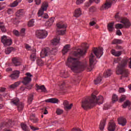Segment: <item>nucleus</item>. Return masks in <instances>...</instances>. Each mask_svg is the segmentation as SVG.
Masks as SVG:
<instances>
[{"instance_id":"9","label":"nucleus","mask_w":131,"mask_h":131,"mask_svg":"<svg viewBox=\"0 0 131 131\" xmlns=\"http://www.w3.org/2000/svg\"><path fill=\"white\" fill-rule=\"evenodd\" d=\"M57 34H59V35L65 34V32H66V27H67L66 25H65V23L63 21L58 22L57 24Z\"/></svg>"},{"instance_id":"54","label":"nucleus","mask_w":131,"mask_h":131,"mask_svg":"<svg viewBox=\"0 0 131 131\" xmlns=\"http://www.w3.org/2000/svg\"><path fill=\"white\" fill-rule=\"evenodd\" d=\"M119 92L121 94L122 93H125V89H124L123 88H120L119 89Z\"/></svg>"},{"instance_id":"8","label":"nucleus","mask_w":131,"mask_h":131,"mask_svg":"<svg viewBox=\"0 0 131 131\" xmlns=\"http://www.w3.org/2000/svg\"><path fill=\"white\" fill-rule=\"evenodd\" d=\"M115 20H116V21L118 22L122 23L125 28H128V27H130L131 24L130 22H129V20H128V19H127L126 18L120 17L119 15H118V13H117L115 15Z\"/></svg>"},{"instance_id":"21","label":"nucleus","mask_w":131,"mask_h":131,"mask_svg":"<svg viewBox=\"0 0 131 131\" xmlns=\"http://www.w3.org/2000/svg\"><path fill=\"white\" fill-rule=\"evenodd\" d=\"M59 100L56 98H50L45 100L47 103H53V104H56Z\"/></svg>"},{"instance_id":"38","label":"nucleus","mask_w":131,"mask_h":131,"mask_svg":"<svg viewBox=\"0 0 131 131\" xmlns=\"http://www.w3.org/2000/svg\"><path fill=\"white\" fill-rule=\"evenodd\" d=\"M60 76L63 78H67L68 77V73L66 71L62 72L60 73Z\"/></svg>"},{"instance_id":"27","label":"nucleus","mask_w":131,"mask_h":131,"mask_svg":"<svg viewBox=\"0 0 131 131\" xmlns=\"http://www.w3.org/2000/svg\"><path fill=\"white\" fill-rule=\"evenodd\" d=\"M70 48V45H66L62 50V54H63V55H65V54L67 53L68 51H69Z\"/></svg>"},{"instance_id":"55","label":"nucleus","mask_w":131,"mask_h":131,"mask_svg":"<svg viewBox=\"0 0 131 131\" xmlns=\"http://www.w3.org/2000/svg\"><path fill=\"white\" fill-rule=\"evenodd\" d=\"M109 108H110V105H109V104L106 103L104 105L103 109L104 110H107V109H109Z\"/></svg>"},{"instance_id":"3","label":"nucleus","mask_w":131,"mask_h":131,"mask_svg":"<svg viewBox=\"0 0 131 131\" xmlns=\"http://www.w3.org/2000/svg\"><path fill=\"white\" fill-rule=\"evenodd\" d=\"M126 66H127V60L123 59L117 67L116 74L121 75L120 79L128 77L129 72L126 69Z\"/></svg>"},{"instance_id":"26","label":"nucleus","mask_w":131,"mask_h":131,"mask_svg":"<svg viewBox=\"0 0 131 131\" xmlns=\"http://www.w3.org/2000/svg\"><path fill=\"white\" fill-rule=\"evenodd\" d=\"M107 28L109 31H113L114 30V23H111L107 25Z\"/></svg>"},{"instance_id":"19","label":"nucleus","mask_w":131,"mask_h":131,"mask_svg":"<svg viewBox=\"0 0 131 131\" xmlns=\"http://www.w3.org/2000/svg\"><path fill=\"white\" fill-rule=\"evenodd\" d=\"M111 52L113 56H115V57H119V56H121L122 53L121 51H116L114 49H112L111 51Z\"/></svg>"},{"instance_id":"58","label":"nucleus","mask_w":131,"mask_h":131,"mask_svg":"<svg viewBox=\"0 0 131 131\" xmlns=\"http://www.w3.org/2000/svg\"><path fill=\"white\" fill-rule=\"evenodd\" d=\"M49 122L53 124V125H54V124H56V123H57V121H53V120H52L51 119H50L49 120Z\"/></svg>"},{"instance_id":"49","label":"nucleus","mask_w":131,"mask_h":131,"mask_svg":"<svg viewBox=\"0 0 131 131\" xmlns=\"http://www.w3.org/2000/svg\"><path fill=\"white\" fill-rule=\"evenodd\" d=\"M20 35L21 36H24L25 35V29H21L20 30Z\"/></svg>"},{"instance_id":"46","label":"nucleus","mask_w":131,"mask_h":131,"mask_svg":"<svg viewBox=\"0 0 131 131\" xmlns=\"http://www.w3.org/2000/svg\"><path fill=\"white\" fill-rule=\"evenodd\" d=\"M9 7H10L11 8H15V7H17V0L9 5Z\"/></svg>"},{"instance_id":"16","label":"nucleus","mask_w":131,"mask_h":131,"mask_svg":"<svg viewBox=\"0 0 131 131\" xmlns=\"http://www.w3.org/2000/svg\"><path fill=\"white\" fill-rule=\"evenodd\" d=\"M36 88L37 89V91L40 90L42 93H48V91L47 90V89L43 85L40 86L36 84Z\"/></svg>"},{"instance_id":"61","label":"nucleus","mask_w":131,"mask_h":131,"mask_svg":"<svg viewBox=\"0 0 131 131\" xmlns=\"http://www.w3.org/2000/svg\"><path fill=\"white\" fill-rule=\"evenodd\" d=\"M7 13L8 14H9V15L12 14L13 13V9H11V8H9L7 10Z\"/></svg>"},{"instance_id":"42","label":"nucleus","mask_w":131,"mask_h":131,"mask_svg":"<svg viewBox=\"0 0 131 131\" xmlns=\"http://www.w3.org/2000/svg\"><path fill=\"white\" fill-rule=\"evenodd\" d=\"M0 29L2 32H7V29H6V27L4 25H0Z\"/></svg>"},{"instance_id":"15","label":"nucleus","mask_w":131,"mask_h":131,"mask_svg":"<svg viewBox=\"0 0 131 131\" xmlns=\"http://www.w3.org/2000/svg\"><path fill=\"white\" fill-rule=\"evenodd\" d=\"M4 124L6 127H13L14 124H15V122L12 120H9L8 122H5Z\"/></svg>"},{"instance_id":"22","label":"nucleus","mask_w":131,"mask_h":131,"mask_svg":"<svg viewBox=\"0 0 131 131\" xmlns=\"http://www.w3.org/2000/svg\"><path fill=\"white\" fill-rule=\"evenodd\" d=\"M63 105L64 106H65L66 109H68L69 110L71 109V108L72 107V106H73V104L72 103L69 104V102L67 100H65L63 102Z\"/></svg>"},{"instance_id":"33","label":"nucleus","mask_w":131,"mask_h":131,"mask_svg":"<svg viewBox=\"0 0 131 131\" xmlns=\"http://www.w3.org/2000/svg\"><path fill=\"white\" fill-rule=\"evenodd\" d=\"M24 15V10L23 9H19L17 12V17H22Z\"/></svg>"},{"instance_id":"1","label":"nucleus","mask_w":131,"mask_h":131,"mask_svg":"<svg viewBox=\"0 0 131 131\" xmlns=\"http://www.w3.org/2000/svg\"><path fill=\"white\" fill-rule=\"evenodd\" d=\"M93 53H91L89 57L90 68L88 67L86 61L81 62L77 59L70 57L68 59V61L66 63L67 66L71 68V70L74 72L78 73L81 71H83L84 69H88V71H92L94 69V65L97 63L96 57L97 58H101L103 56V48L99 47V48H94L93 49Z\"/></svg>"},{"instance_id":"2","label":"nucleus","mask_w":131,"mask_h":131,"mask_svg":"<svg viewBox=\"0 0 131 131\" xmlns=\"http://www.w3.org/2000/svg\"><path fill=\"white\" fill-rule=\"evenodd\" d=\"M103 96H99L97 97L96 95L92 94L91 97H87L82 101V107L84 110H88V109L93 108L96 104H98V105L103 104Z\"/></svg>"},{"instance_id":"30","label":"nucleus","mask_w":131,"mask_h":131,"mask_svg":"<svg viewBox=\"0 0 131 131\" xmlns=\"http://www.w3.org/2000/svg\"><path fill=\"white\" fill-rule=\"evenodd\" d=\"M81 79V78L80 77H76V78H75L72 82L74 84L76 85L77 84L79 83V81H80V80Z\"/></svg>"},{"instance_id":"11","label":"nucleus","mask_w":131,"mask_h":131,"mask_svg":"<svg viewBox=\"0 0 131 131\" xmlns=\"http://www.w3.org/2000/svg\"><path fill=\"white\" fill-rule=\"evenodd\" d=\"M36 35L38 38H46L48 35V32L46 31L39 30L36 32Z\"/></svg>"},{"instance_id":"10","label":"nucleus","mask_w":131,"mask_h":131,"mask_svg":"<svg viewBox=\"0 0 131 131\" xmlns=\"http://www.w3.org/2000/svg\"><path fill=\"white\" fill-rule=\"evenodd\" d=\"M115 3H116V0H107L105 3L101 7L100 10H107V9L111 8V6L113 4H115Z\"/></svg>"},{"instance_id":"60","label":"nucleus","mask_w":131,"mask_h":131,"mask_svg":"<svg viewBox=\"0 0 131 131\" xmlns=\"http://www.w3.org/2000/svg\"><path fill=\"white\" fill-rule=\"evenodd\" d=\"M22 62V60L21 59H17V66H19V65H21V63Z\"/></svg>"},{"instance_id":"39","label":"nucleus","mask_w":131,"mask_h":131,"mask_svg":"<svg viewBox=\"0 0 131 131\" xmlns=\"http://www.w3.org/2000/svg\"><path fill=\"white\" fill-rule=\"evenodd\" d=\"M32 101H33V95H29L28 98V103L29 104H31V103L32 102Z\"/></svg>"},{"instance_id":"25","label":"nucleus","mask_w":131,"mask_h":131,"mask_svg":"<svg viewBox=\"0 0 131 131\" xmlns=\"http://www.w3.org/2000/svg\"><path fill=\"white\" fill-rule=\"evenodd\" d=\"M123 41L121 39H115L113 40V45H121Z\"/></svg>"},{"instance_id":"57","label":"nucleus","mask_w":131,"mask_h":131,"mask_svg":"<svg viewBox=\"0 0 131 131\" xmlns=\"http://www.w3.org/2000/svg\"><path fill=\"white\" fill-rule=\"evenodd\" d=\"M120 61V58L115 59L114 60V64H116V63H119Z\"/></svg>"},{"instance_id":"48","label":"nucleus","mask_w":131,"mask_h":131,"mask_svg":"<svg viewBox=\"0 0 131 131\" xmlns=\"http://www.w3.org/2000/svg\"><path fill=\"white\" fill-rule=\"evenodd\" d=\"M118 98L117 97V95L114 94L113 95V98H112V101L113 102H116V101H118Z\"/></svg>"},{"instance_id":"50","label":"nucleus","mask_w":131,"mask_h":131,"mask_svg":"<svg viewBox=\"0 0 131 131\" xmlns=\"http://www.w3.org/2000/svg\"><path fill=\"white\" fill-rule=\"evenodd\" d=\"M9 88L10 89H16V88H17V82H15L14 84H11Z\"/></svg>"},{"instance_id":"28","label":"nucleus","mask_w":131,"mask_h":131,"mask_svg":"<svg viewBox=\"0 0 131 131\" xmlns=\"http://www.w3.org/2000/svg\"><path fill=\"white\" fill-rule=\"evenodd\" d=\"M81 15V10H80V9L79 8L78 9H76L75 11L74 16L76 18H78V17H79Z\"/></svg>"},{"instance_id":"17","label":"nucleus","mask_w":131,"mask_h":131,"mask_svg":"<svg viewBox=\"0 0 131 131\" xmlns=\"http://www.w3.org/2000/svg\"><path fill=\"white\" fill-rule=\"evenodd\" d=\"M17 110L19 112H21L23 108H24V104L22 102H19V99H17Z\"/></svg>"},{"instance_id":"31","label":"nucleus","mask_w":131,"mask_h":131,"mask_svg":"<svg viewBox=\"0 0 131 131\" xmlns=\"http://www.w3.org/2000/svg\"><path fill=\"white\" fill-rule=\"evenodd\" d=\"M11 79H16L17 78V70L13 72V73L9 76Z\"/></svg>"},{"instance_id":"6","label":"nucleus","mask_w":131,"mask_h":131,"mask_svg":"<svg viewBox=\"0 0 131 131\" xmlns=\"http://www.w3.org/2000/svg\"><path fill=\"white\" fill-rule=\"evenodd\" d=\"M48 7H49L48 3L44 2L42 3L41 9L38 12V17H41V18L43 19H48L49 18L48 14L43 13L44 11H47Z\"/></svg>"},{"instance_id":"32","label":"nucleus","mask_w":131,"mask_h":131,"mask_svg":"<svg viewBox=\"0 0 131 131\" xmlns=\"http://www.w3.org/2000/svg\"><path fill=\"white\" fill-rule=\"evenodd\" d=\"M14 50V48L13 47H9L7 49H5V53L6 55H9L12 53V51Z\"/></svg>"},{"instance_id":"5","label":"nucleus","mask_w":131,"mask_h":131,"mask_svg":"<svg viewBox=\"0 0 131 131\" xmlns=\"http://www.w3.org/2000/svg\"><path fill=\"white\" fill-rule=\"evenodd\" d=\"M57 52H58L57 48H53L50 50V49L47 48L41 51L40 56L41 58H45V57H47V56H49V55H53V56H55Z\"/></svg>"},{"instance_id":"24","label":"nucleus","mask_w":131,"mask_h":131,"mask_svg":"<svg viewBox=\"0 0 131 131\" xmlns=\"http://www.w3.org/2000/svg\"><path fill=\"white\" fill-rule=\"evenodd\" d=\"M128 106V108L129 109V110H131V104H130V102H129V101L127 100L126 102H125L124 103V104H123V108H126V107Z\"/></svg>"},{"instance_id":"20","label":"nucleus","mask_w":131,"mask_h":131,"mask_svg":"<svg viewBox=\"0 0 131 131\" xmlns=\"http://www.w3.org/2000/svg\"><path fill=\"white\" fill-rule=\"evenodd\" d=\"M59 41H60V37L57 36L52 40L51 42L52 45H53V46H57V45L59 44Z\"/></svg>"},{"instance_id":"40","label":"nucleus","mask_w":131,"mask_h":131,"mask_svg":"<svg viewBox=\"0 0 131 131\" xmlns=\"http://www.w3.org/2000/svg\"><path fill=\"white\" fill-rule=\"evenodd\" d=\"M10 103L11 105H14L15 106H17V98L12 99Z\"/></svg>"},{"instance_id":"34","label":"nucleus","mask_w":131,"mask_h":131,"mask_svg":"<svg viewBox=\"0 0 131 131\" xmlns=\"http://www.w3.org/2000/svg\"><path fill=\"white\" fill-rule=\"evenodd\" d=\"M106 121L103 120L100 122V124L99 125V128L101 130H103L104 129V127L105 126V123Z\"/></svg>"},{"instance_id":"43","label":"nucleus","mask_w":131,"mask_h":131,"mask_svg":"<svg viewBox=\"0 0 131 131\" xmlns=\"http://www.w3.org/2000/svg\"><path fill=\"white\" fill-rule=\"evenodd\" d=\"M28 25L29 27H32V26H33V25H34V19L30 20L29 21Z\"/></svg>"},{"instance_id":"53","label":"nucleus","mask_w":131,"mask_h":131,"mask_svg":"<svg viewBox=\"0 0 131 131\" xmlns=\"http://www.w3.org/2000/svg\"><path fill=\"white\" fill-rule=\"evenodd\" d=\"M56 113L58 115H60L63 113V110L57 109L56 111Z\"/></svg>"},{"instance_id":"41","label":"nucleus","mask_w":131,"mask_h":131,"mask_svg":"<svg viewBox=\"0 0 131 131\" xmlns=\"http://www.w3.org/2000/svg\"><path fill=\"white\" fill-rule=\"evenodd\" d=\"M36 62L37 65L39 66H42V65H43V61L40 59H37Z\"/></svg>"},{"instance_id":"18","label":"nucleus","mask_w":131,"mask_h":131,"mask_svg":"<svg viewBox=\"0 0 131 131\" xmlns=\"http://www.w3.org/2000/svg\"><path fill=\"white\" fill-rule=\"evenodd\" d=\"M35 52H36V50L35 49H33L32 53L30 56V59L33 62H34V61L36 60V58H37V57L36 56V54H35Z\"/></svg>"},{"instance_id":"44","label":"nucleus","mask_w":131,"mask_h":131,"mask_svg":"<svg viewBox=\"0 0 131 131\" xmlns=\"http://www.w3.org/2000/svg\"><path fill=\"white\" fill-rule=\"evenodd\" d=\"M115 26L116 29H122V28H123V25H122L121 24H117Z\"/></svg>"},{"instance_id":"45","label":"nucleus","mask_w":131,"mask_h":131,"mask_svg":"<svg viewBox=\"0 0 131 131\" xmlns=\"http://www.w3.org/2000/svg\"><path fill=\"white\" fill-rule=\"evenodd\" d=\"M13 66H17V57H14L12 59Z\"/></svg>"},{"instance_id":"29","label":"nucleus","mask_w":131,"mask_h":131,"mask_svg":"<svg viewBox=\"0 0 131 131\" xmlns=\"http://www.w3.org/2000/svg\"><path fill=\"white\" fill-rule=\"evenodd\" d=\"M111 74H112V71L111 70H108L106 71L105 73L103 74L104 77H109V76H111Z\"/></svg>"},{"instance_id":"51","label":"nucleus","mask_w":131,"mask_h":131,"mask_svg":"<svg viewBox=\"0 0 131 131\" xmlns=\"http://www.w3.org/2000/svg\"><path fill=\"white\" fill-rule=\"evenodd\" d=\"M125 99H126V96L125 95H122L120 98V102H123Z\"/></svg>"},{"instance_id":"23","label":"nucleus","mask_w":131,"mask_h":131,"mask_svg":"<svg viewBox=\"0 0 131 131\" xmlns=\"http://www.w3.org/2000/svg\"><path fill=\"white\" fill-rule=\"evenodd\" d=\"M54 20H55L54 17L50 18L49 20L46 23V26H52V25H53V23H54Z\"/></svg>"},{"instance_id":"36","label":"nucleus","mask_w":131,"mask_h":131,"mask_svg":"<svg viewBox=\"0 0 131 131\" xmlns=\"http://www.w3.org/2000/svg\"><path fill=\"white\" fill-rule=\"evenodd\" d=\"M92 2H95L96 4H99L100 3V0H90V2L85 4L86 7H89L91 6Z\"/></svg>"},{"instance_id":"35","label":"nucleus","mask_w":131,"mask_h":131,"mask_svg":"<svg viewBox=\"0 0 131 131\" xmlns=\"http://www.w3.org/2000/svg\"><path fill=\"white\" fill-rule=\"evenodd\" d=\"M102 81V77L101 76H98L95 80H94L95 84H98Z\"/></svg>"},{"instance_id":"64","label":"nucleus","mask_w":131,"mask_h":131,"mask_svg":"<svg viewBox=\"0 0 131 131\" xmlns=\"http://www.w3.org/2000/svg\"><path fill=\"white\" fill-rule=\"evenodd\" d=\"M90 26H94V25H96V22L94 21H92L90 23Z\"/></svg>"},{"instance_id":"47","label":"nucleus","mask_w":131,"mask_h":131,"mask_svg":"<svg viewBox=\"0 0 131 131\" xmlns=\"http://www.w3.org/2000/svg\"><path fill=\"white\" fill-rule=\"evenodd\" d=\"M30 120L33 123H37L38 122V119L37 118H31Z\"/></svg>"},{"instance_id":"56","label":"nucleus","mask_w":131,"mask_h":131,"mask_svg":"<svg viewBox=\"0 0 131 131\" xmlns=\"http://www.w3.org/2000/svg\"><path fill=\"white\" fill-rule=\"evenodd\" d=\"M96 11V8H95V7L92 6L90 8V12H95Z\"/></svg>"},{"instance_id":"63","label":"nucleus","mask_w":131,"mask_h":131,"mask_svg":"<svg viewBox=\"0 0 131 131\" xmlns=\"http://www.w3.org/2000/svg\"><path fill=\"white\" fill-rule=\"evenodd\" d=\"M116 33H117V35H119V36H120V35H121V34H122V33H121V32L119 30H118L117 31Z\"/></svg>"},{"instance_id":"7","label":"nucleus","mask_w":131,"mask_h":131,"mask_svg":"<svg viewBox=\"0 0 131 131\" xmlns=\"http://www.w3.org/2000/svg\"><path fill=\"white\" fill-rule=\"evenodd\" d=\"M27 77L24 78V80L23 81V83H24L25 88L27 90H31L33 85L32 84H28L32 80L31 77H32V75L30 73H26Z\"/></svg>"},{"instance_id":"13","label":"nucleus","mask_w":131,"mask_h":131,"mask_svg":"<svg viewBox=\"0 0 131 131\" xmlns=\"http://www.w3.org/2000/svg\"><path fill=\"white\" fill-rule=\"evenodd\" d=\"M115 128H116V125L115 123L112 121L109 122L108 126V129L109 131H114L115 130Z\"/></svg>"},{"instance_id":"59","label":"nucleus","mask_w":131,"mask_h":131,"mask_svg":"<svg viewBox=\"0 0 131 131\" xmlns=\"http://www.w3.org/2000/svg\"><path fill=\"white\" fill-rule=\"evenodd\" d=\"M25 48H26V50H28V51H30V50H31V47H30L28 45H26Z\"/></svg>"},{"instance_id":"62","label":"nucleus","mask_w":131,"mask_h":131,"mask_svg":"<svg viewBox=\"0 0 131 131\" xmlns=\"http://www.w3.org/2000/svg\"><path fill=\"white\" fill-rule=\"evenodd\" d=\"M30 127L31 128V129H32V130H37V128H36L35 127L33 126H30Z\"/></svg>"},{"instance_id":"4","label":"nucleus","mask_w":131,"mask_h":131,"mask_svg":"<svg viewBox=\"0 0 131 131\" xmlns=\"http://www.w3.org/2000/svg\"><path fill=\"white\" fill-rule=\"evenodd\" d=\"M82 47L84 49L83 50L78 49L73 52V55L74 57H76L77 58H80V57H82V56H83V55H84V54H85V53H86V50L89 49V46L88 45V43H83L82 45Z\"/></svg>"},{"instance_id":"52","label":"nucleus","mask_w":131,"mask_h":131,"mask_svg":"<svg viewBox=\"0 0 131 131\" xmlns=\"http://www.w3.org/2000/svg\"><path fill=\"white\" fill-rule=\"evenodd\" d=\"M84 0H77L76 2V5H81V4H83Z\"/></svg>"},{"instance_id":"37","label":"nucleus","mask_w":131,"mask_h":131,"mask_svg":"<svg viewBox=\"0 0 131 131\" xmlns=\"http://www.w3.org/2000/svg\"><path fill=\"white\" fill-rule=\"evenodd\" d=\"M21 127L23 128V130L24 131H30L29 128L28 127V126H27V125H26V124L24 123L21 124Z\"/></svg>"},{"instance_id":"14","label":"nucleus","mask_w":131,"mask_h":131,"mask_svg":"<svg viewBox=\"0 0 131 131\" xmlns=\"http://www.w3.org/2000/svg\"><path fill=\"white\" fill-rule=\"evenodd\" d=\"M118 121L119 124H120V125H121L122 126H125L127 122L126 119L123 117H121L120 118H118Z\"/></svg>"},{"instance_id":"12","label":"nucleus","mask_w":131,"mask_h":131,"mask_svg":"<svg viewBox=\"0 0 131 131\" xmlns=\"http://www.w3.org/2000/svg\"><path fill=\"white\" fill-rule=\"evenodd\" d=\"M1 41L4 46H11L13 42L12 39H8V37L5 35L1 37Z\"/></svg>"}]
</instances>
